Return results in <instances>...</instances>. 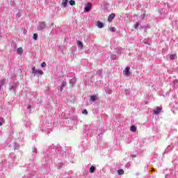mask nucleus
Segmentation results:
<instances>
[{"label": "nucleus", "instance_id": "obj_1", "mask_svg": "<svg viewBox=\"0 0 178 178\" xmlns=\"http://www.w3.org/2000/svg\"><path fill=\"white\" fill-rule=\"evenodd\" d=\"M31 73L32 74H34V76H42L44 74V72L42 70H36L35 66L32 67Z\"/></svg>", "mask_w": 178, "mask_h": 178}, {"label": "nucleus", "instance_id": "obj_2", "mask_svg": "<svg viewBox=\"0 0 178 178\" xmlns=\"http://www.w3.org/2000/svg\"><path fill=\"white\" fill-rule=\"evenodd\" d=\"M123 74L127 76V77H130L131 73L130 72V67H127L123 71Z\"/></svg>", "mask_w": 178, "mask_h": 178}, {"label": "nucleus", "instance_id": "obj_3", "mask_svg": "<svg viewBox=\"0 0 178 178\" xmlns=\"http://www.w3.org/2000/svg\"><path fill=\"white\" fill-rule=\"evenodd\" d=\"M92 8V4L91 3H88L85 6V12H90Z\"/></svg>", "mask_w": 178, "mask_h": 178}, {"label": "nucleus", "instance_id": "obj_4", "mask_svg": "<svg viewBox=\"0 0 178 178\" xmlns=\"http://www.w3.org/2000/svg\"><path fill=\"white\" fill-rule=\"evenodd\" d=\"M162 111V106L161 107H156L155 110H154V115H158L159 113H161V111Z\"/></svg>", "mask_w": 178, "mask_h": 178}, {"label": "nucleus", "instance_id": "obj_5", "mask_svg": "<svg viewBox=\"0 0 178 178\" xmlns=\"http://www.w3.org/2000/svg\"><path fill=\"white\" fill-rule=\"evenodd\" d=\"M68 2H69V0H63L61 2L62 6H63V8H67Z\"/></svg>", "mask_w": 178, "mask_h": 178}, {"label": "nucleus", "instance_id": "obj_6", "mask_svg": "<svg viewBox=\"0 0 178 178\" xmlns=\"http://www.w3.org/2000/svg\"><path fill=\"white\" fill-rule=\"evenodd\" d=\"M113 19H115V14H111L108 16V22H112V20H113Z\"/></svg>", "mask_w": 178, "mask_h": 178}, {"label": "nucleus", "instance_id": "obj_7", "mask_svg": "<svg viewBox=\"0 0 178 178\" xmlns=\"http://www.w3.org/2000/svg\"><path fill=\"white\" fill-rule=\"evenodd\" d=\"M130 131H132L133 133L137 131V127L134 125L131 126L130 127Z\"/></svg>", "mask_w": 178, "mask_h": 178}, {"label": "nucleus", "instance_id": "obj_8", "mask_svg": "<svg viewBox=\"0 0 178 178\" xmlns=\"http://www.w3.org/2000/svg\"><path fill=\"white\" fill-rule=\"evenodd\" d=\"M95 172V167L92 165L89 169V172L94 173Z\"/></svg>", "mask_w": 178, "mask_h": 178}, {"label": "nucleus", "instance_id": "obj_9", "mask_svg": "<svg viewBox=\"0 0 178 178\" xmlns=\"http://www.w3.org/2000/svg\"><path fill=\"white\" fill-rule=\"evenodd\" d=\"M97 26L99 27V29H102V27H104V24L101 22H97Z\"/></svg>", "mask_w": 178, "mask_h": 178}, {"label": "nucleus", "instance_id": "obj_10", "mask_svg": "<svg viewBox=\"0 0 178 178\" xmlns=\"http://www.w3.org/2000/svg\"><path fill=\"white\" fill-rule=\"evenodd\" d=\"M118 174L119 175H124V170H123V169H120V170H118Z\"/></svg>", "mask_w": 178, "mask_h": 178}, {"label": "nucleus", "instance_id": "obj_11", "mask_svg": "<svg viewBox=\"0 0 178 178\" xmlns=\"http://www.w3.org/2000/svg\"><path fill=\"white\" fill-rule=\"evenodd\" d=\"M17 54H23V48H22V47L18 48L17 49Z\"/></svg>", "mask_w": 178, "mask_h": 178}, {"label": "nucleus", "instance_id": "obj_12", "mask_svg": "<svg viewBox=\"0 0 178 178\" xmlns=\"http://www.w3.org/2000/svg\"><path fill=\"white\" fill-rule=\"evenodd\" d=\"M69 3L71 6H74V5H76V1L74 0H71L69 1Z\"/></svg>", "mask_w": 178, "mask_h": 178}, {"label": "nucleus", "instance_id": "obj_13", "mask_svg": "<svg viewBox=\"0 0 178 178\" xmlns=\"http://www.w3.org/2000/svg\"><path fill=\"white\" fill-rule=\"evenodd\" d=\"M33 38L34 41H37V40L38 39V35L37 33H34L33 35Z\"/></svg>", "mask_w": 178, "mask_h": 178}, {"label": "nucleus", "instance_id": "obj_14", "mask_svg": "<svg viewBox=\"0 0 178 178\" xmlns=\"http://www.w3.org/2000/svg\"><path fill=\"white\" fill-rule=\"evenodd\" d=\"M6 81V79L0 80V86H1V87H2V86H3V84H5Z\"/></svg>", "mask_w": 178, "mask_h": 178}, {"label": "nucleus", "instance_id": "obj_15", "mask_svg": "<svg viewBox=\"0 0 178 178\" xmlns=\"http://www.w3.org/2000/svg\"><path fill=\"white\" fill-rule=\"evenodd\" d=\"M77 45H79V47H80V48H83V42L79 40L77 41Z\"/></svg>", "mask_w": 178, "mask_h": 178}, {"label": "nucleus", "instance_id": "obj_16", "mask_svg": "<svg viewBox=\"0 0 178 178\" xmlns=\"http://www.w3.org/2000/svg\"><path fill=\"white\" fill-rule=\"evenodd\" d=\"M176 58H177V56H176V54H171L170 56V59L173 60V59H176Z\"/></svg>", "mask_w": 178, "mask_h": 178}, {"label": "nucleus", "instance_id": "obj_17", "mask_svg": "<svg viewBox=\"0 0 178 178\" xmlns=\"http://www.w3.org/2000/svg\"><path fill=\"white\" fill-rule=\"evenodd\" d=\"M108 30H109V31H111L112 33H115V31H116V28L110 27Z\"/></svg>", "mask_w": 178, "mask_h": 178}, {"label": "nucleus", "instance_id": "obj_18", "mask_svg": "<svg viewBox=\"0 0 178 178\" xmlns=\"http://www.w3.org/2000/svg\"><path fill=\"white\" fill-rule=\"evenodd\" d=\"M97 100V96L92 95L90 96V101H96Z\"/></svg>", "mask_w": 178, "mask_h": 178}, {"label": "nucleus", "instance_id": "obj_19", "mask_svg": "<svg viewBox=\"0 0 178 178\" xmlns=\"http://www.w3.org/2000/svg\"><path fill=\"white\" fill-rule=\"evenodd\" d=\"M45 22H42L41 24H40V29H45Z\"/></svg>", "mask_w": 178, "mask_h": 178}, {"label": "nucleus", "instance_id": "obj_20", "mask_svg": "<svg viewBox=\"0 0 178 178\" xmlns=\"http://www.w3.org/2000/svg\"><path fill=\"white\" fill-rule=\"evenodd\" d=\"M138 26H140V23L136 22V24L134 25V29H138Z\"/></svg>", "mask_w": 178, "mask_h": 178}, {"label": "nucleus", "instance_id": "obj_21", "mask_svg": "<svg viewBox=\"0 0 178 178\" xmlns=\"http://www.w3.org/2000/svg\"><path fill=\"white\" fill-rule=\"evenodd\" d=\"M67 83H66V81H63V83H62V87H66V86H67Z\"/></svg>", "mask_w": 178, "mask_h": 178}, {"label": "nucleus", "instance_id": "obj_22", "mask_svg": "<svg viewBox=\"0 0 178 178\" xmlns=\"http://www.w3.org/2000/svg\"><path fill=\"white\" fill-rule=\"evenodd\" d=\"M42 67H45L47 66V63L45 62H43L41 63Z\"/></svg>", "mask_w": 178, "mask_h": 178}, {"label": "nucleus", "instance_id": "obj_23", "mask_svg": "<svg viewBox=\"0 0 178 178\" xmlns=\"http://www.w3.org/2000/svg\"><path fill=\"white\" fill-rule=\"evenodd\" d=\"M82 113L83 115H87L88 113V112L87 111V110L84 109L83 111H82Z\"/></svg>", "mask_w": 178, "mask_h": 178}, {"label": "nucleus", "instance_id": "obj_24", "mask_svg": "<svg viewBox=\"0 0 178 178\" xmlns=\"http://www.w3.org/2000/svg\"><path fill=\"white\" fill-rule=\"evenodd\" d=\"M0 122L2 123V122H3V118H0Z\"/></svg>", "mask_w": 178, "mask_h": 178}, {"label": "nucleus", "instance_id": "obj_25", "mask_svg": "<svg viewBox=\"0 0 178 178\" xmlns=\"http://www.w3.org/2000/svg\"><path fill=\"white\" fill-rule=\"evenodd\" d=\"M60 90L63 91V87L61 86L60 88Z\"/></svg>", "mask_w": 178, "mask_h": 178}, {"label": "nucleus", "instance_id": "obj_26", "mask_svg": "<svg viewBox=\"0 0 178 178\" xmlns=\"http://www.w3.org/2000/svg\"><path fill=\"white\" fill-rule=\"evenodd\" d=\"M27 108H28V109H31V106L29 105Z\"/></svg>", "mask_w": 178, "mask_h": 178}, {"label": "nucleus", "instance_id": "obj_27", "mask_svg": "<svg viewBox=\"0 0 178 178\" xmlns=\"http://www.w3.org/2000/svg\"><path fill=\"white\" fill-rule=\"evenodd\" d=\"M2 124H3V123L0 122V126H2Z\"/></svg>", "mask_w": 178, "mask_h": 178}]
</instances>
